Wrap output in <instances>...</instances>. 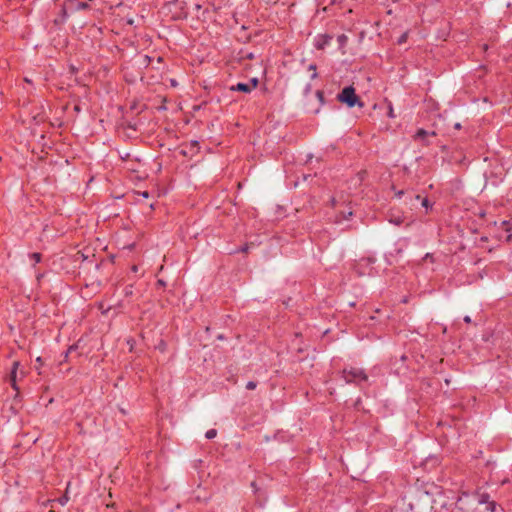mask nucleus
I'll use <instances>...</instances> for the list:
<instances>
[{
	"label": "nucleus",
	"mask_w": 512,
	"mask_h": 512,
	"mask_svg": "<svg viewBox=\"0 0 512 512\" xmlns=\"http://www.w3.org/2000/svg\"><path fill=\"white\" fill-rule=\"evenodd\" d=\"M429 136H436L435 131H427L423 128H420L414 135V140L421 141L424 145H429V141L427 140Z\"/></svg>",
	"instance_id": "obj_7"
},
{
	"label": "nucleus",
	"mask_w": 512,
	"mask_h": 512,
	"mask_svg": "<svg viewBox=\"0 0 512 512\" xmlns=\"http://www.w3.org/2000/svg\"><path fill=\"white\" fill-rule=\"evenodd\" d=\"M257 384L254 381H249L246 384V389L248 390H254L256 388Z\"/></svg>",
	"instance_id": "obj_19"
},
{
	"label": "nucleus",
	"mask_w": 512,
	"mask_h": 512,
	"mask_svg": "<svg viewBox=\"0 0 512 512\" xmlns=\"http://www.w3.org/2000/svg\"><path fill=\"white\" fill-rule=\"evenodd\" d=\"M501 226L506 232H509L511 229L509 221H502Z\"/></svg>",
	"instance_id": "obj_18"
},
{
	"label": "nucleus",
	"mask_w": 512,
	"mask_h": 512,
	"mask_svg": "<svg viewBox=\"0 0 512 512\" xmlns=\"http://www.w3.org/2000/svg\"><path fill=\"white\" fill-rule=\"evenodd\" d=\"M258 85V79H251L250 83H237L230 87L232 91H238L242 93H250L252 92Z\"/></svg>",
	"instance_id": "obj_5"
},
{
	"label": "nucleus",
	"mask_w": 512,
	"mask_h": 512,
	"mask_svg": "<svg viewBox=\"0 0 512 512\" xmlns=\"http://www.w3.org/2000/svg\"><path fill=\"white\" fill-rule=\"evenodd\" d=\"M217 436V430L216 429H209L206 434H205V437L207 439H213Z\"/></svg>",
	"instance_id": "obj_12"
},
{
	"label": "nucleus",
	"mask_w": 512,
	"mask_h": 512,
	"mask_svg": "<svg viewBox=\"0 0 512 512\" xmlns=\"http://www.w3.org/2000/svg\"><path fill=\"white\" fill-rule=\"evenodd\" d=\"M141 196H143L144 198H148L149 197V193L147 191H143L140 193Z\"/></svg>",
	"instance_id": "obj_25"
},
{
	"label": "nucleus",
	"mask_w": 512,
	"mask_h": 512,
	"mask_svg": "<svg viewBox=\"0 0 512 512\" xmlns=\"http://www.w3.org/2000/svg\"><path fill=\"white\" fill-rule=\"evenodd\" d=\"M42 276H43L42 274H38V275H37V280H38V281H40V280H41V278H42Z\"/></svg>",
	"instance_id": "obj_35"
},
{
	"label": "nucleus",
	"mask_w": 512,
	"mask_h": 512,
	"mask_svg": "<svg viewBox=\"0 0 512 512\" xmlns=\"http://www.w3.org/2000/svg\"><path fill=\"white\" fill-rule=\"evenodd\" d=\"M245 57H246L247 59H253V58H254V55H253V53H248Z\"/></svg>",
	"instance_id": "obj_27"
},
{
	"label": "nucleus",
	"mask_w": 512,
	"mask_h": 512,
	"mask_svg": "<svg viewBox=\"0 0 512 512\" xmlns=\"http://www.w3.org/2000/svg\"><path fill=\"white\" fill-rule=\"evenodd\" d=\"M454 128L457 129V130L461 129V124L460 123H455L454 124Z\"/></svg>",
	"instance_id": "obj_30"
},
{
	"label": "nucleus",
	"mask_w": 512,
	"mask_h": 512,
	"mask_svg": "<svg viewBox=\"0 0 512 512\" xmlns=\"http://www.w3.org/2000/svg\"><path fill=\"white\" fill-rule=\"evenodd\" d=\"M464 321H465L466 323H471V318H470V316H465V317H464Z\"/></svg>",
	"instance_id": "obj_26"
},
{
	"label": "nucleus",
	"mask_w": 512,
	"mask_h": 512,
	"mask_svg": "<svg viewBox=\"0 0 512 512\" xmlns=\"http://www.w3.org/2000/svg\"><path fill=\"white\" fill-rule=\"evenodd\" d=\"M344 203V201H340L336 198L331 199V204L336 211V222L348 220L353 215L352 208L350 206H345Z\"/></svg>",
	"instance_id": "obj_3"
},
{
	"label": "nucleus",
	"mask_w": 512,
	"mask_h": 512,
	"mask_svg": "<svg viewBox=\"0 0 512 512\" xmlns=\"http://www.w3.org/2000/svg\"><path fill=\"white\" fill-rule=\"evenodd\" d=\"M424 259H433V256H432V254L427 253V254L425 255Z\"/></svg>",
	"instance_id": "obj_28"
},
{
	"label": "nucleus",
	"mask_w": 512,
	"mask_h": 512,
	"mask_svg": "<svg viewBox=\"0 0 512 512\" xmlns=\"http://www.w3.org/2000/svg\"><path fill=\"white\" fill-rule=\"evenodd\" d=\"M29 257L34 261L35 264L41 262L42 255L38 252L31 253Z\"/></svg>",
	"instance_id": "obj_10"
},
{
	"label": "nucleus",
	"mask_w": 512,
	"mask_h": 512,
	"mask_svg": "<svg viewBox=\"0 0 512 512\" xmlns=\"http://www.w3.org/2000/svg\"><path fill=\"white\" fill-rule=\"evenodd\" d=\"M408 39V32H404L397 40V44L402 45L404 44Z\"/></svg>",
	"instance_id": "obj_15"
},
{
	"label": "nucleus",
	"mask_w": 512,
	"mask_h": 512,
	"mask_svg": "<svg viewBox=\"0 0 512 512\" xmlns=\"http://www.w3.org/2000/svg\"><path fill=\"white\" fill-rule=\"evenodd\" d=\"M487 509L491 512H495L496 510V503L494 501H490L488 506H487Z\"/></svg>",
	"instance_id": "obj_20"
},
{
	"label": "nucleus",
	"mask_w": 512,
	"mask_h": 512,
	"mask_svg": "<svg viewBox=\"0 0 512 512\" xmlns=\"http://www.w3.org/2000/svg\"><path fill=\"white\" fill-rule=\"evenodd\" d=\"M337 42L339 44V48L343 49L348 42V37L345 34H341L337 37Z\"/></svg>",
	"instance_id": "obj_8"
},
{
	"label": "nucleus",
	"mask_w": 512,
	"mask_h": 512,
	"mask_svg": "<svg viewBox=\"0 0 512 512\" xmlns=\"http://www.w3.org/2000/svg\"><path fill=\"white\" fill-rule=\"evenodd\" d=\"M490 502V496L487 493H482L479 495V503L480 504H489Z\"/></svg>",
	"instance_id": "obj_9"
},
{
	"label": "nucleus",
	"mask_w": 512,
	"mask_h": 512,
	"mask_svg": "<svg viewBox=\"0 0 512 512\" xmlns=\"http://www.w3.org/2000/svg\"><path fill=\"white\" fill-rule=\"evenodd\" d=\"M311 90V84H307L306 87H305V94L309 93Z\"/></svg>",
	"instance_id": "obj_24"
},
{
	"label": "nucleus",
	"mask_w": 512,
	"mask_h": 512,
	"mask_svg": "<svg viewBox=\"0 0 512 512\" xmlns=\"http://www.w3.org/2000/svg\"><path fill=\"white\" fill-rule=\"evenodd\" d=\"M76 349H77V345H71V346L68 348V350H67V352H66V354H65V357H67L70 353H72V352H73V351H75Z\"/></svg>",
	"instance_id": "obj_21"
},
{
	"label": "nucleus",
	"mask_w": 512,
	"mask_h": 512,
	"mask_svg": "<svg viewBox=\"0 0 512 512\" xmlns=\"http://www.w3.org/2000/svg\"><path fill=\"white\" fill-rule=\"evenodd\" d=\"M389 116H390V117H393V110H392V108H390Z\"/></svg>",
	"instance_id": "obj_34"
},
{
	"label": "nucleus",
	"mask_w": 512,
	"mask_h": 512,
	"mask_svg": "<svg viewBox=\"0 0 512 512\" xmlns=\"http://www.w3.org/2000/svg\"><path fill=\"white\" fill-rule=\"evenodd\" d=\"M308 69H309L310 71H313V73H312V75H311V79H315V78H317L318 74H317V72H316V69H317L316 64H314V63L310 64V65L308 66Z\"/></svg>",
	"instance_id": "obj_14"
},
{
	"label": "nucleus",
	"mask_w": 512,
	"mask_h": 512,
	"mask_svg": "<svg viewBox=\"0 0 512 512\" xmlns=\"http://www.w3.org/2000/svg\"><path fill=\"white\" fill-rule=\"evenodd\" d=\"M61 506H65L67 504V502L69 501V497L67 494L59 497L57 500H56Z\"/></svg>",
	"instance_id": "obj_13"
},
{
	"label": "nucleus",
	"mask_w": 512,
	"mask_h": 512,
	"mask_svg": "<svg viewBox=\"0 0 512 512\" xmlns=\"http://www.w3.org/2000/svg\"><path fill=\"white\" fill-rule=\"evenodd\" d=\"M403 193H404L403 191H399L396 195H397V197H401V195H403Z\"/></svg>",
	"instance_id": "obj_33"
},
{
	"label": "nucleus",
	"mask_w": 512,
	"mask_h": 512,
	"mask_svg": "<svg viewBox=\"0 0 512 512\" xmlns=\"http://www.w3.org/2000/svg\"><path fill=\"white\" fill-rule=\"evenodd\" d=\"M76 8H77L78 10H86V9H88V8H89V4H88V3H86V2H79V3H77Z\"/></svg>",
	"instance_id": "obj_17"
},
{
	"label": "nucleus",
	"mask_w": 512,
	"mask_h": 512,
	"mask_svg": "<svg viewBox=\"0 0 512 512\" xmlns=\"http://www.w3.org/2000/svg\"><path fill=\"white\" fill-rule=\"evenodd\" d=\"M158 283H159L160 285H164V282H163L162 280H159V281H158Z\"/></svg>",
	"instance_id": "obj_36"
},
{
	"label": "nucleus",
	"mask_w": 512,
	"mask_h": 512,
	"mask_svg": "<svg viewBox=\"0 0 512 512\" xmlns=\"http://www.w3.org/2000/svg\"><path fill=\"white\" fill-rule=\"evenodd\" d=\"M131 270H132L133 272H135V273H136V272H138V266H137V265H133V266H132V268H131Z\"/></svg>",
	"instance_id": "obj_29"
},
{
	"label": "nucleus",
	"mask_w": 512,
	"mask_h": 512,
	"mask_svg": "<svg viewBox=\"0 0 512 512\" xmlns=\"http://www.w3.org/2000/svg\"><path fill=\"white\" fill-rule=\"evenodd\" d=\"M333 36L327 33L318 34L314 38V47L317 50H324L332 41Z\"/></svg>",
	"instance_id": "obj_6"
},
{
	"label": "nucleus",
	"mask_w": 512,
	"mask_h": 512,
	"mask_svg": "<svg viewBox=\"0 0 512 512\" xmlns=\"http://www.w3.org/2000/svg\"><path fill=\"white\" fill-rule=\"evenodd\" d=\"M511 238H512V234H508V235L506 236V241H510V240H511Z\"/></svg>",
	"instance_id": "obj_31"
},
{
	"label": "nucleus",
	"mask_w": 512,
	"mask_h": 512,
	"mask_svg": "<svg viewBox=\"0 0 512 512\" xmlns=\"http://www.w3.org/2000/svg\"><path fill=\"white\" fill-rule=\"evenodd\" d=\"M341 378L346 384L360 385L368 380V375L362 368L347 366L341 371Z\"/></svg>",
	"instance_id": "obj_1"
},
{
	"label": "nucleus",
	"mask_w": 512,
	"mask_h": 512,
	"mask_svg": "<svg viewBox=\"0 0 512 512\" xmlns=\"http://www.w3.org/2000/svg\"><path fill=\"white\" fill-rule=\"evenodd\" d=\"M20 363L18 361L13 362L12 369L9 375V382L15 391H19L17 385L18 380H22L25 377V371L19 370Z\"/></svg>",
	"instance_id": "obj_4"
},
{
	"label": "nucleus",
	"mask_w": 512,
	"mask_h": 512,
	"mask_svg": "<svg viewBox=\"0 0 512 512\" xmlns=\"http://www.w3.org/2000/svg\"><path fill=\"white\" fill-rule=\"evenodd\" d=\"M389 221L394 223L395 225H401L403 223V218L401 216L393 217L391 216Z\"/></svg>",
	"instance_id": "obj_11"
},
{
	"label": "nucleus",
	"mask_w": 512,
	"mask_h": 512,
	"mask_svg": "<svg viewBox=\"0 0 512 512\" xmlns=\"http://www.w3.org/2000/svg\"><path fill=\"white\" fill-rule=\"evenodd\" d=\"M422 206L425 207L426 209H428L429 207H431V204L429 202V200L427 198H424L422 200Z\"/></svg>",
	"instance_id": "obj_22"
},
{
	"label": "nucleus",
	"mask_w": 512,
	"mask_h": 512,
	"mask_svg": "<svg viewBox=\"0 0 512 512\" xmlns=\"http://www.w3.org/2000/svg\"><path fill=\"white\" fill-rule=\"evenodd\" d=\"M337 99L345 103L348 107L352 108L356 104L359 106H363V104L359 101L358 96L355 93V89L352 86L345 87L338 95Z\"/></svg>",
	"instance_id": "obj_2"
},
{
	"label": "nucleus",
	"mask_w": 512,
	"mask_h": 512,
	"mask_svg": "<svg viewBox=\"0 0 512 512\" xmlns=\"http://www.w3.org/2000/svg\"><path fill=\"white\" fill-rule=\"evenodd\" d=\"M316 97L318 98L320 105L324 104V93L321 90L316 91Z\"/></svg>",
	"instance_id": "obj_16"
},
{
	"label": "nucleus",
	"mask_w": 512,
	"mask_h": 512,
	"mask_svg": "<svg viewBox=\"0 0 512 512\" xmlns=\"http://www.w3.org/2000/svg\"><path fill=\"white\" fill-rule=\"evenodd\" d=\"M36 363L38 364V365L36 366V369H39V368H40V366H42V364H43V362H42V358H41V357H37V358H36Z\"/></svg>",
	"instance_id": "obj_23"
},
{
	"label": "nucleus",
	"mask_w": 512,
	"mask_h": 512,
	"mask_svg": "<svg viewBox=\"0 0 512 512\" xmlns=\"http://www.w3.org/2000/svg\"><path fill=\"white\" fill-rule=\"evenodd\" d=\"M62 13H63V16H64V17H66V16H67V13H66L65 8H62Z\"/></svg>",
	"instance_id": "obj_32"
}]
</instances>
